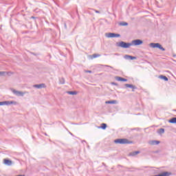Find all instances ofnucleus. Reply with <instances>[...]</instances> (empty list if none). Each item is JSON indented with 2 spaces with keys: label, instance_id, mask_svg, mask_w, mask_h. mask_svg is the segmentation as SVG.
I'll list each match as a JSON object with an SVG mask.
<instances>
[{
  "label": "nucleus",
  "instance_id": "f257e3e1",
  "mask_svg": "<svg viewBox=\"0 0 176 176\" xmlns=\"http://www.w3.org/2000/svg\"><path fill=\"white\" fill-rule=\"evenodd\" d=\"M150 47H153V49H160V50H162V52H166V49L160 45L159 43H151L149 44Z\"/></svg>",
  "mask_w": 176,
  "mask_h": 176
},
{
  "label": "nucleus",
  "instance_id": "f03ea898",
  "mask_svg": "<svg viewBox=\"0 0 176 176\" xmlns=\"http://www.w3.org/2000/svg\"><path fill=\"white\" fill-rule=\"evenodd\" d=\"M115 144H133V142L129 141L128 139L126 138H122V139H116L114 140Z\"/></svg>",
  "mask_w": 176,
  "mask_h": 176
},
{
  "label": "nucleus",
  "instance_id": "7ed1b4c3",
  "mask_svg": "<svg viewBox=\"0 0 176 176\" xmlns=\"http://www.w3.org/2000/svg\"><path fill=\"white\" fill-rule=\"evenodd\" d=\"M131 43H126L124 41H121L118 44L119 47H122L123 49H129L131 46Z\"/></svg>",
  "mask_w": 176,
  "mask_h": 176
},
{
  "label": "nucleus",
  "instance_id": "20e7f679",
  "mask_svg": "<svg viewBox=\"0 0 176 176\" xmlns=\"http://www.w3.org/2000/svg\"><path fill=\"white\" fill-rule=\"evenodd\" d=\"M11 91H12L15 96H17V97H24V94H27V93H28L27 91L23 92L13 89H11Z\"/></svg>",
  "mask_w": 176,
  "mask_h": 176
},
{
  "label": "nucleus",
  "instance_id": "39448f33",
  "mask_svg": "<svg viewBox=\"0 0 176 176\" xmlns=\"http://www.w3.org/2000/svg\"><path fill=\"white\" fill-rule=\"evenodd\" d=\"M144 43V41L141 39L133 40L131 43V46H140Z\"/></svg>",
  "mask_w": 176,
  "mask_h": 176
},
{
  "label": "nucleus",
  "instance_id": "423d86ee",
  "mask_svg": "<svg viewBox=\"0 0 176 176\" xmlns=\"http://www.w3.org/2000/svg\"><path fill=\"white\" fill-rule=\"evenodd\" d=\"M105 36L107 38H120V34H116V33H106Z\"/></svg>",
  "mask_w": 176,
  "mask_h": 176
},
{
  "label": "nucleus",
  "instance_id": "0eeeda50",
  "mask_svg": "<svg viewBox=\"0 0 176 176\" xmlns=\"http://www.w3.org/2000/svg\"><path fill=\"white\" fill-rule=\"evenodd\" d=\"M3 105H16L17 104V102L16 101H9V100H6V101H3Z\"/></svg>",
  "mask_w": 176,
  "mask_h": 176
},
{
  "label": "nucleus",
  "instance_id": "6e6552de",
  "mask_svg": "<svg viewBox=\"0 0 176 176\" xmlns=\"http://www.w3.org/2000/svg\"><path fill=\"white\" fill-rule=\"evenodd\" d=\"M33 87H36V89H45V87H46V85L42 83L39 85H34Z\"/></svg>",
  "mask_w": 176,
  "mask_h": 176
},
{
  "label": "nucleus",
  "instance_id": "1a4fd4ad",
  "mask_svg": "<svg viewBox=\"0 0 176 176\" xmlns=\"http://www.w3.org/2000/svg\"><path fill=\"white\" fill-rule=\"evenodd\" d=\"M116 80H118V82H127V79L123 78L122 77L116 76L115 77Z\"/></svg>",
  "mask_w": 176,
  "mask_h": 176
},
{
  "label": "nucleus",
  "instance_id": "9d476101",
  "mask_svg": "<svg viewBox=\"0 0 176 176\" xmlns=\"http://www.w3.org/2000/svg\"><path fill=\"white\" fill-rule=\"evenodd\" d=\"M125 87H129V89H132V91H134L135 89H137V87L135 85H133L131 84H125Z\"/></svg>",
  "mask_w": 176,
  "mask_h": 176
},
{
  "label": "nucleus",
  "instance_id": "9b49d317",
  "mask_svg": "<svg viewBox=\"0 0 176 176\" xmlns=\"http://www.w3.org/2000/svg\"><path fill=\"white\" fill-rule=\"evenodd\" d=\"M148 144L150 145H159V144H160V141H158V140H151V141L148 142Z\"/></svg>",
  "mask_w": 176,
  "mask_h": 176
},
{
  "label": "nucleus",
  "instance_id": "f8f14e48",
  "mask_svg": "<svg viewBox=\"0 0 176 176\" xmlns=\"http://www.w3.org/2000/svg\"><path fill=\"white\" fill-rule=\"evenodd\" d=\"M3 163L6 166H12V160H10L4 159L3 160Z\"/></svg>",
  "mask_w": 176,
  "mask_h": 176
},
{
  "label": "nucleus",
  "instance_id": "ddd939ff",
  "mask_svg": "<svg viewBox=\"0 0 176 176\" xmlns=\"http://www.w3.org/2000/svg\"><path fill=\"white\" fill-rule=\"evenodd\" d=\"M124 58H126V60H128V58H130V60H135L137 57L131 55H125Z\"/></svg>",
  "mask_w": 176,
  "mask_h": 176
},
{
  "label": "nucleus",
  "instance_id": "4468645a",
  "mask_svg": "<svg viewBox=\"0 0 176 176\" xmlns=\"http://www.w3.org/2000/svg\"><path fill=\"white\" fill-rule=\"evenodd\" d=\"M159 78L162 79L165 82H168V78H167V76H166L160 75V76H159Z\"/></svg>",
  "mask_w": 176,
  "mask_h": 176
},
{
  "label": "nucleus",
  "instance_id": "2eb2a0df",
  "mask_svg": "<svg viewBox=\"0 0 176 176\" xmlns=\"http://www.w3.org/2000/svg\"><path fill=\"white\" fill-rule=\"evenodd\" d=\"M139 153H140V151H133L129 153V156H137V155H138Z\"/></svg>",
  "mask_w": 176,
  "mask_h": 176
},
{
  "label": "nucleus",
  "instance_id": "dca6fc26",
  "mask_svg": "<svg viewBox=\"0 0 176 176\" xmlns=\"http://www.w3.org/2000/svg\"><path fill=\"white\" fill-rule=\"evenodd\" d=\"M67 94H70V96H76L78 94V92L76 91H68Z\"/></svg>",
  "mask_w": 176,
  "mask_h": 176
},
{
  "label": "nucleus",
  "instance_id": "f3484780",
  "mask_svg": "<svg viewBox=\"0 0 176 176\" xmlns=\"http://www.w3.org/2000/svg\"><path fill=\"white\" fill-rule=\"evenodd\" d=\"M169 123H172L173 124H176V117L172 118L168 120Z\"/></svg>",
  "mask_w": 176,
  "mask_h": 176
},
{
  "label": "nucleus",
  "instance_id": "a211bd4d",
  "mask_svg": "<svg viewBox=\"0 0 176 176\" xmlns=\"http://www.w3.org/2000/svg\"><path fill=\"white\" fill-rule=\"evenodd\" d=\"M107 127V124L102 123L101 124V126L98 127V129H102V130H105Z\"/></svg>",
  "mask_w": 176,
  "mask_h": 176
},
{
  "label": "nucleus",
  "instance_id": "6ab92c4d",
  "mask_svg": "<svg viewBox=\"0 0 176 176\" xmlns=\"http://www.w3.org/2000/svg\"><path fill=\"white\" fill-rule=\"evenodd\" d=\"M106 104H118L117 100H109L105 102Z\"/></svg>",
  "mask_w": 176,
  "mask_h": 176
},
{
  "label": "nucleus",
  "instance_id": "aec40b11",
  "mask_svg": "<svg viewBox=\"0 0 176 176\" xmlns=\"http://www.w3.org/2000/svg\"><path fill=\"white\" fill-rule=\"evenodd\" d=\"M6 75H9V72H0V76H6Z\"/></svg>",
  "mask_w": 176,
  "mask_h": 176
},
{
  "label": "nucleus",
  "instance_id": "412c9836",
  "mask_svg": "<svg viewBox=\"0 0 176 176\" xmlns=\"http://www.w3.org/2000/svg\"><path fill=\"white\" fill-rule=\"evenodd\" d=\"M119 25L126 27V25H129V23L126 22L122 21L119 23Z\"/></svg>",
  "mask_w": 176,
  "mask_h": 176
},
{
  "label": "nucleus",
  "instance_id": "4be33fe9",
  "mask_svg": "<svg viewBox=\"0 0 176 176\" xmlns=\"http://www.w3.org/2000/svg\"><path fill=\"white\" fill-rule=\"evenodd\" d=\"M158 134H164V129L161 128L157 131Z\"/></svg>",
  "mask_w": 176,
  "mask_h": 176
},
{
  "label": "nucleus",
  "instance_id": "5701e85b",
  "mask_svg": "<svg viewBox=\"0 0 176 176\" xmlns=\"http://www.w3.org/2000/svg\"><path fill=\"white\" fill-rule=\"evenodd\" d=\"M59 83L60 85H64V83H65V80L64 79V78H62L59 79Z\"/></svg>",
  "mask_w": 176,
  "mask_h": 176
},
{
  "label": "nucleus",
  "instance_id": "b1692460",
  "mask_svg": "<svg viewBox=\"0 0 176 176\" xmlns=\"http://www.w3.org/2000/svg\"><path fill=\"white\" fill-rule=\"evenodd\" d=\"M100 56H101V55L98 54H94L92 55L93 58H97V57H100Z\"/></svg>",
  "mask_w": 176,
  "mask_h": 176
},
{
  "label": "nucleus",
  "instance_id": "393cba45",
  "mask_svg": "<svg viewBox=\"0 0 176 176\" xmlns=\"http://www.w3.org/2000/svg\"><path fill=\"white\" fill-rule=\"evenodd\" d=\"M111 85H113V86H118V83L116 82H111Z\"/></svg>",
  "mask_w": 176,
  "mask_h": 176
},
{
  "label": "nucleus",
  "instance_id": "a878e982",
  "mask_svg": "<svg viewBox=\"0 0 176 176\" xmlns=\"http://www.w3.org/2000/svg\"><path fill=\"white\" fill-rule=\"evenodd\" d=\"M64 25H65V30H67V23H64Z\"/></svg>",
  "mask_w": 176,
  "mask_h": 176
},
{
  "label": "nucleus",
  "instance_id": "bb28decb",
  "mask_svg": "<svg viewBox=\"0 0 176 176\" xmlns=\"http://www.w3.org/2000/svg\"><path fill=\"white\" fill-rule=\"evenodd\" d=\"M95 12H96V13H100V11H98V10H95Z\"/></svg>",
  "mask_w": 176,
  "mask_h": 176
},
{
  "label": "nucleus",
  "instance_id": "cd10ccee",
  "mask_svg": "<svg viewBox=\"0 0 176 176\" xmlns=\"http://www.w3.org/2000/svg\"><path fill=\"white\" fill-rule=\"evenodd\" d=\"M0 105H3V102H0Z\"/></svg>",
  "mask_w": 176,
  "mask_h": 176
},
{
  "label": "nucleus",
  "instance_id": "c85d7f7f",
  "mask_svg": "<svg viewBox=\"0 0 176 176\" xmlns=\"http://www.w3.org/2000/svg\"><path fill=\"white\" fill-rule=\"evenodd\" d=\"M87 72H89V74H91V71L88 70Z\"/></svg>",
  "mask_w": 176,
  "mask_h": 176
},
{
  "label": "nucleus",
  "instance_id": "c756f323",
  "mask_svg": "<svg viewBox=\"0 0 176 176\" xmlns=\"http://www.w3.org/2000/svg\"><path fill=\"white\" fill-rule=\"evenodd\" d=\"M106 67H109V68H113L111 66L106 65Z\"/></svg>",
  "mask_w": 176,
  "mask_h": 176
},
{
  "label": "nucleus",
  "instance_id": "7c9ffc66",
  "mask_svg": "<svg viewBox=\"0 0 176 176\" xmlns=\"http://www.w3.org/2000/svg\"><path fill=\"white\" fill-rule=\"evenodd\" d=\"M31 19H35V16H31Z\"/></svg>",
  "mask_w": 176,
  "mask_h": 176
},
{
  "label": "nucleus",
  "instance_id": "2f4dec72",
  "mask_svg": "<svg viewBox=\"0 0 176 176\" xmlns=\"http://www.w3.org/2000/svg\"><path fill=\"white\" fill-rule=\"evenodd\" d=\"M32 54H33L34 56H36V54H35V53H32Z\"/></svg>",
  "mask_w": 176,
  "mask_h": 176
}]
</instances>
